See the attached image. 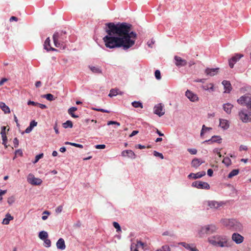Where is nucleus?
<instances>
[{"label": "nucleus", "mask_w": 251, "mask_h": 251, "mask_svg": "<svg viewBox=\"0 0 251 251\" xmlns=\"http://www.w3.org/2000/svg\"><path fill=\"white\" fill-rule=\"evenodd\" d=\"M105 25L107 35L102 40L107 48H122L127 50L135 44L137 34L131 31V25L126 23H108Z\"/></svg>", "instance_id": "f257e3e1"}, {"label": "nucleus", "mask_w": 251, "mask_h": 251, "mask_svg": "<svg viewBox=\"0 0 251 251\" xmlns=\"http://www.w3.org/2000/svg\"><path fill=\"white\" fill-rule=\"evenodd\" d=\"M208 242L215 246L229 247L231 246L229 239L226 236L216 235L208 238Z\"/></svg>", "instance_id": "f03ea898"}, {"label": "nucleus", "mask_w": 251, "mask_h": 251, "mask_svg": "<svg viewBox=\"0 0 251 251\" xmlns=\"http://www.w3.org/2000/svg\"><path fill=\"white\" fill-rule=\"evenodd\" d=\"M52 38L56 47L62 50L66 48L67 35L65 31L61 30L55 32L53 35Z\"/></svg>", "instance_id": "7ed1b4c3"}, {"label": "nucleus", "mask_w": 251, "mask_h": 251, "mask_svg": "<svg viewBox=\"0 0 251 251\" xmlns=\"http://www.w3.org/2000/svg\"><path fill=\"white\" fill-rule=\"evenodd\" d=\"M223 225L229 229L235 230H240L242 228L241 223L233 219H223L222 220Z\"/></svg>", "instance_id": "20e7f679"}, {"label": "nucleus", "mask_w": 251, "mask_h": 251, "mask_svg": "<svg viewBox=\"0 0 251 251\" xmlns=\"http://www.w3.org/2000/svg\"><path fill=\"white\" fill-rule=\"evenodd\" d=\"M217 228L214 225H208L201 227L199 231L200 237H202L216 232Z\"/></svg>", "instance_id": "39448f33"}, {"label": "nucleus", "mask_w": 251, "mask_h": 251, "mask_svg": "<svg viewBox=\"0 0 251 251\" xmlns=\"http://www.w3.org/2000/svg\"><path fill=\"white\" fill-rule=\"evenodd\" d=\"M239 104L245 105L249 109H251V94H247L241 96L237 100Z\"/></svg>", "instance_id": "423d86ee"}, {"label": "nucleus", "mask_w": 251, "mask_h": 251, "mask_svg": "<svg viewBox=\"0 0 251 251\" xmlns=\"http://www.w3.org/2000/svg\"><path fill=\"white\" fill-rule=\"evenodd\" d=\"M240 119L244 123L251 122V112L246 110H242L239 112Z\"/></svg>", "instance_id": "0eeeda50"}, {"label": "nucleus", "mask_w": 251, "mask_h": 251, "mask_svg": "<svg viewBox=\"0 0 251 251\" xmlns=\"http://www.w3.org/2000/svg\"><path fill=\"white\" fill-rule=\"evenodd\" d=\"M192 186L198 189H204L208 190L210 189L209 185L205 182L196 181L192 183Z\"/></svg>", "instance_id": "6e6552de"}, {"label": "nucleus", "mask_w": 251, "mask_h": 251, "mask_svg": "<svg viewBox=\"0 0 251 251\" xmlns=\"http://www.w3.org/2000/svg\"><path fill=\"white\" fill-rule=\"evenodd\" d=\"M175 64L178 67H181L186 66L187 64V61L181 57L176 55L174 57Z\"/></svg>", "instance_id": "1a4fd4ad"}, {"label": "nucleus", "mask_w": 251, "mask_h": 251, "mask_svg": "<svg viewBox=\"0 0 251 251\" xmlns=\"http://www.w3.org/2000/svg\"><path fill=\"white\" fill-rule=\"evenodd\" d=\"M28 182L34 185H40L42 182V180L40 178H36L32 175H29L27 178Z\"/></svg>", "instance_id": "9d476101"}, {"label": "nucleus", "mask_w": 251, "mask_h": 251, "mask_svg": "<svg viewBox=\"0 0 251 251\" xmlns=\"http://www.w3.org/2000/svg\"><path fill=\"white\" fill-rule=\"evenodd\" d=\"M154 113L159 117L165 114V109L163 108V105L162 103H159L154 106Z\"/></svg>", "instance_id": "9b49d317"}, {"label": "nucleus", "mask_w": 251, "mask_h": 251, "mask_svg": "<svg viewBox=\"0 0 251 251\" xmlns=\"http://www.w3.org/2000/svg\"><path fill=\"white\" fill-rule=\"evenodd\" d=\"M243 56L242 54L237 53L229 60V66L231 68H233L234 64Z\"/></svg>", "instance_id": "f8f14e48"}, {"label": "nucleus", "mask_w": 251, "mask_h": 251, "mask_svg": "<svg viewBox=\"0 0 251 251\" xmlns=\"http://www.w3.org/2000/svg\"><path fill=\"white\" fill-rule=\"evenodd\" d=\"M232 240L236 244L242 243L244 241V237L239 233H234L232 235Z\"/></svg>", "instance_id": "ddd939ff"}, {"label": "nucleus", "mask_w": 251, "mask_h": 251, "mask_svg": "<svg viewBox=\"0 0 251 251\" xmlns=\"http://www.w3.org/2000/svg\"><path fill=\"white\" fill-rule=\"evenodd\" d=\"M44 49L46 50L47 51H57V50L51 47L50 40V37H48L44 42Z\"/></svg>", "instance_id": "4468645a"}, {"label": "nucleus", "mask_w": 251, "mask_h": 251, "mask_svg": "<svg viewBox=\"0 0 251 251\" xmlns=\"http://www.w3.org/2000/svg\"><path fill=\"white\" fill-rule=\"evenodd\" d=\"M185 96L192 101L195 102L199 100L198 96L189 90L186 92Z\"/></svg>", "instance_id": "2eb2a0df"}, {"label": "nucleus", "mask_w": 251, "mask_h": 251, "mask_svg": "<svg viewBox=\"0 0 251 251\" xmlns=\"http://www.w3.org/2000/svg\"><path fill=\"white\" fill-rule=\"evenodd\" d=\"M205 175V172L204 171L201 172H198L196 174L194 173H190L188 176V177L189 178H193V179H197L201 178V177L204 176Z\"/></svg>", "instance_id": "dca6fc26"}, {"label": "nucleus", "mask_w": 251, "mask_h": 251, "mask_svg": "<svg viewBox=\"0 0 251 251\" xmlns=\"http://www.w3.org/2000/svg\"><path fill=\"white\" fill-rule=\"evenodd\" d=\"M122 155L124 157H128L132 159H134L136 155L131 150H126L122 152Z\"/></svg>", "instance_id": "f3484780"}, {"label": "nucleus", "mask_w": 251, "mask_h": 251, "mask_svg": "<svg viewBox=\"0 0 251 251\" xmlns=\"http://www.w3.org/2000/svg\"><path fill=\"white\" fill-rule=\"evenodd\" d=\"M222 142V138L219 136H213L211 137L210 139L204 141L203 143H205L206 142L211 144L212 143L217 142L218 143H221Z\"/></svg>", "instance_id": "a211bd4d"}, {"label": "nucleus", "mask_w": 251, "mask_h": 251, "mask_svg": "<svg viewBox=\"0 0 251 251\" xmlns=\"http://www.w3.org/2000/svg\"><path fill=\"white\" fill-rule=\"evenodd\" d=\"M222 84L224 86V92L229 93L232 89V87L230 82L229 81L225 80L222 82Z\"/></svg>", "instance_id": "6ab92c4d"}, {"label": "nucleus", "mask_w": 251, "mask_h": 251, "mask_svg": "<svg viewBox=\"0 0 251 251\" xmlns=\"http://www.w3.org/2000/svg\"><path fill=\"white\" fill-rule=\"evenodd\" d=\"M204 162V161L198 158H194L191 162L192 167L194 168H198L199 167L201 164Z\"/></svg>", "instance_id": "aec40b11"}, {"label": "nucleus", "mask_w": 251, "mask_h": 251, "mask_svg": "<svg viewBox=\"0 0 251 251\" xmlns=\"http://www.w3.org/2000/svg\"><path fill=\"white\" fill-rule=\"evenodd\" d=\"M179 245L183 246L185 249L190 251H198V250L195 247L191 246V245L187 244L185 242H180L179 243Z\"/></svg>", "instance_id": "412c9836"}, {"label": "nucleus", "mask_w": 251, "mask_h": 251, "mask_svg": "<svg viewBox=\"0 0 251 251\" xmlns=\"http://www.w3.org/2000/svg\"><path fill=\"white\" fill-rule=\"evenodd\" d=\"M56 247L58 249L63 250L65 249L66 246L65 241L63 238H60L56 243Z\"/></svg>", "instance_id": "4be33fe9"}, {"label": "nucleus", "mask_w": 251, "mask_h": 251, "mask_svg": "<svg viewBox=\"0 0 251 251\" xmlns=\"http://www.w3.org/2000/svg\"><path fill=\"white\" fill-rule=\"evenodd\" d=\"M219 68H215V69H209L207 68L205 70V73L207 75H209L210 76H214L216 74H217L218 72Z\"/></svg>", "instance_id": "5701e85b"}, {"label": "nucleus", "mask_w": 251, "mask_h": 251, "mask_svg": "<svg viewBox=\"0 0 251 251\" xmlns=\"http://www.w3.org/2000/svg\"><path fill=\"white\" fill-rule=\"evenodd\" d=\"M233 107V105L229 103H227L223 105V109L224 111L227 114H230L231 113V109Z\"/></svg>", "instance_id": "b1692460"}, {"label": "nucleus", "mask_w": 251, "mask_h": 251, "mask_svg": "<svg viewBox=\"0 0 251 251\" xmlns=\"http://www.w3.org/2000/svg\"><path fill=\"white\" fill-rule=\"evenodd\" d=\"M220 126L225 129H227L229 127L228 121L225 119H220Z\"/></svg>", "instance_id": "393cba45"}, {"label": "nucleus", "mask_w": 251, "mask_h": 251, "mask_svg": "<svg viewBox=\"0 0 251 251\" xmlns=\"http://www.w3.org/2000/svg\"><path fill=\"white\" fill-rule=\"evenodd\" d=\"M0 108L5 114L10 113V110L9 107L3 102H0Z\"/></svg>", "instance_id": "a878e982"}, {"label": "nucleus", "mask_w": 251, "mask_h": 251, "mask_svg": "<svg viewBox=\"0 0 251 251\" xmlns=\"http://www.w3.org/2000/svg\"><path fill=\"white\" fill-rule=\"evenodd\" d=\"M201 88L203 90H209L210 91L213 92L214 91V85L212 83L206 84L205 85H203L201 86Z\"/></svg>", "instance_id": "bb28decb"}, {"label": "nucleus", "mask_w": 251, "mask_h": 251, "mask_svg": "<svg viewBox=\"0 0 251 251\" xmlns=\"http://www.w3.org/2000/svg\"><path fill=\"white\" fill-rule=\"evenodd\" d=\"M13 219V217H12L9 213H7L5 216V218L3 219L2 223L3 225H8L9 224V222Z\"/></svg>", "instance_id": "cd10ccee"}, {"label": "nucleus", "mask_w": 251, "mask_h": 251, "mask_svg": "<svg viewBox=\"0 0 251 251\" xmlns=\"http://www.w3.org/2000/svg\"><path fill=\"white\" fill-rule=\"evenodd\" d=\"M208 203L211 208H218L220 206V204L216 201H209Z\"/></svg>", "instance_id": "c85d7f7f"}, {"label": "nucleus", "mask_w": 251, "mask_h": 251, "mask_svg": "<svg viewBox=\"0 0 251 251\" xmlns=\"http://www.w3.org/2000/svg\"><path fill=\"white\" fill-rule=\"evenodd\" d=\"M77 110V108L75 107H72L68 110V113L73 118H78V116L75 115L74 112Z\"/></svg>", "instance_id": "c756f323"}, {"label": "nucleus", "mask_w": 251, "mask_h": 251, "mask_svg": "<svg viewBox=\"0 0 251 251\" xmlns=\"http://www.w3.org/2000/svg\"><path fill=\"white\" fill-rule=\"evenodd\" d=\"M119 90L118 89H112L110 91V93L108 94V96L110 97H112L113 96H115L118 95Z\"/></svg>", "instance_id": "7c9ffc66"}, {"label": "nucleus", "mask_w": 251, "mask_h": 251, "mask_svg": "<svg viewBox=\"0 0 251 251\" xmlns=\"http://www.w3.org/2000/svg\"><path fill=\"white\" fill-rule=\"evenodd\" d=\"M239 169H234L228 175V178H231L232 177L237 175L239 174Z\"/></svg>", "instance_id": "2f4dec72"}, {"label": "nucleus", "mask_w": 251, "mask_h": 251, "mask_svg": "<svg viewBox=\"0 0 251 251\" xmlns=\"http://www.w3.org/2000/svg\"><path fill=\"white\" fill-rule=\"evenodd\" d=\"M48 236V233L44 231H41L39 234V237L42 240L46 239Z\"/></svg>", "instance_id": "473e14b6"}, {"label": "nucleus", "mask_w": 251, "mask_h": 251, "mask_svg": "<svg viewBox=\"0 0 251 251\" xmlns=\"http://www.w3.org/2000/svg\"><path fill=\"white\" fill-rule=\"evenodd\" d=\"M63 127L65 128L68 127L72 128L73 127V123L71 121H67L65 123L62 124Z\"/></svg>", "instance_id": "72a5a7b5"}, {"label": "nucleus", "mask_w": 251, "mask_h": 251, "mask_svg": "<svg viewBox=\"0 0 251 251\" xmlns=\"http://www.w3.org/2000/svg\"><path fill=\"white\" fill-rule=\"evenodd\" d=\"M131 104L135 108H143V104L140 101H133L132 102Z\"/></svg>", "instance_id": "f704fd0d"}, {"label": "nucleus", "mask_w": 251, "mask_h": 251, "mask_svg": "<svg viewBox=\"0 0 251 251\" xmlns=\"http://www.w3.org/2000/svg\"><path fill=\"white\" fill-rule=\"evenodd\" d=\"M211 129H212V128L208 127L205 126V125H203L202 129L201 130V136L202 137L203 136L205 132H206L207 131L210 130Z\"/></svg>", "instance_id": "c9c22d12"}, {"label": "nucleus", "mask_w": 251, "mask_h": 251, "mask_svg": "<svg viewBox=\"0 0 251 251\" xmlns=\"http://www.w3.org/2000/svg\"><path fill=\"white\" fill-rule=\"evenodd\" d=\"M223 163H224L226 166H229L231 163V161L229 158L228 157H225L223 160Z\"/></svg>", "instance_id": "e433bc0d"}, {"label": "nucleus", "mask_w": 251, "mask_h": 251, "mask_svg": "<svg viewBox=\"0 0 251 251\" xmlns=\"http://www.w3.org/2000/svg\"><path fill=\"white\" fill-rule=\"evenodd\" d=\"M90 70L95 73H101V71L100 69L99 68L95 67H90Z\"/></svg>", "instance_id": "4c0bfd02"}, {"label": "nucleus", "mask_w": 251, "mask_h": 251, "mask_svg": "<svg viewBox=\"0 0 251 251\" xmlns=\"http://www.w3.org/2000/svg\"><path fill=\"white\" fill-rule=\"evenodd\" d=\"M156 251H170V248L169 246H163L161 249H158Z\"/></svg>", "instance_id": "58836bf2"}, {"label": "nucleus", "mask_w": 251, "mask_h": 251, "mask_svg": "<svg viewBox=\"0 0 251 251\" xmlns=\"http://www.w3.org/2000/svg\"><path fill=\"white\" fill-rule=\"evenodd\" d=\"M44 98H45L48 100L51 101L53 100V96L51 94H48L44 96Z\"/></svg>", "instance_id": "ea45409f"}, {"label": "nucleus", "mask_w": 251, "mask_h": 251, "mask_svg": "<svg viewBox=\"0 0 251 251\" xmlns=\"http://www.w3.org/2000/svg\"><path fill=\"white\" fill-rule=\"evenodd\" d=\"M154 75L156 77V78L158 80H159L161 79V74L160 71L157 70L155 71Z\"/></svg>", "instance_id": "a19ab883"}, {"label": "nucleus", "mask_w": 251, "mask_h": 251, "mask_svg": "<svg viewBox=\"0 0 251 251\" xmlns=\"http://www.w3.org/2000/svg\"><path fill=\"white\" fill-rule=\"evenodd\" d=\"M2 139V144H3L5 148H7V146L6 145V142H7V137L6 134L5 135H1Z\"/></svg>", "instance_id": "79ce46f5"}, {"label": "nucleus", "mask_w": 251, "mask_h": 251, "mask_svg": "<svg viewBox=\"0 0 251 251\" xmlns=\"http://www.w3.org/2000/svg\"><path fill=\"white\" fill-rule=\"evenodd\" d=\"M153 155L155 156L159 157L161 159H163L164 158V156H163V154L162 153H159V152L156 151H153Z\"/></svg>", "instance_id": "37998d69"}, {"label": "nucleus", "mask_w": 251, "mask_h": 251, "mask_svg": "<svg viewBox=\"0 0 251 251\" xmlns=\"http://www.w3.org/2000/svg\"><path fill=\"white\" fill-rule=\"evenodd\" d=\"M113 225L114 226V227L117 229V231H120L121 230V227L119 225V224L116 222H114L113 223Z\"/></svg>", "instance_id": "c03bdc74"}, {"label": "nucleus", "mask_w": 251, "mask_h": 251, "mask_svg": "<svg viewBox=\"0 0 251 251\" xmlns=\"http://www.w3.org/2000/svg\"><path fill=\"white\" fill-rule=\"evenodd\" d=\"M44 243L45 244V246L46 247H50L51 246V242H50V240L46 238V239H44Z\"/></svg>", "instance_id": "a18cd8bd"}, {"label": "nucleus", "mask_w": 251, "mask_h": 251, "mask_svg": "<svg viewBox=\"0 0 251 251\" xmlns=\"http://www.w3.org/2000/svg\"><path fill=\"white\" fill-rule=\"evenodd\" d=\"M43 157V153H41L38 155H37L35 157V161H34V163H35L38 161V160L42 158Z\"/></svg>", "instance_id": "49530a36"}, {"label": "nucleus", "mask_w": 251, "mask_h": 251, "mask_svg": "<svg viewBox=\"0 0 251 251\" xmlns=\"http://www.w3.org/2000/svg\"><path fill=\"white\" fill-rule=\"evenodd\" d=\"M220 151H221L220 149L216 148L213 150V152L217 153L219 157H221L222 155L221 154Z\"/></svg>", "instance_id": "de8ad7c7"}, {"label": "nucleus", "mask_w": 251, "mask_h": 251, "mask_svg": "<svg viewBox=\"0 0 251 251\" xmlns=\"http://www.w3.org/2000/svg\"><path fill=\"white\" fill-rule=\"evenodd\" d=\"M13 144L15 148L18 147L19 145V140L17 138H15L13 140Z\"/></svg>", "instance_id": "09e8293b"}, {"label": "nucleus", "mask_w": 251, "mask_h": 251, "mask_svg": "<svg viewBox=\"0 0 251 251\" xmlns=\"http://www.w3.org/2000/svg\"><path fill=\"white\" fill-rule=\"evenodd\" d=\"M63 209V206L62 205L58 206L55 209V211L57 213H61Z\"/></svg>", "instance_id": "8fccbe9b"}, {"label": "nucleus", "mask_w": 251, "mask_h": 251, "mask_svg": "<svg viewBox=\"0 0 251 251\" xmlns=\"http://www.w3.org/2000/svg\"><path fill=\"white\" fill-rule=\"evenodd\" d=\"M188 151L191 154H196L197 152V151L196 149H189L188 150Z\"/></svg>", "instance_id": "3c124183"}, {"label": "nucleus", "mask_w": 251, "mask_h": 251, "mask_svg": "<svg viewBox=\"0 0 251 251\" xmlns=\"http://www.w3.org/2000/svg\"><path fill=\"white\" fill-rule=\"evenodd\" d=\"M94 110H95L96 111H100V112H105V113H109L110 112V111L108 110H105L103 109H101V108H95Z\"/></svg>", "instance_id": "603ef678"}, {"label": "nucleus", "mask_w": 251, "mask_h": 251, "mask_svg": "<svg viewBox=\"0 0 251 251\" xmlns=\"http://www.w3.org/2000/svg\"><path fill=\"white\" fill-rule=\"evenodd\" d=\"M96 149H104L105 148V145H97L95 146Z\"/></svg>", "instance_id": "864d4df0"}, {"label": "nucleus", "mask_w": 251, "mask_h": 251, "mask_svg": "<svg viewBox=\"0 0 251 251\" xmlns=\"http://www.w3.org/2000/svg\"><path fill=\"white\" fill-rule=\"evenodd\" d=\"M72 146L75 147H77V148H79L80 149H82L83 148V146L82 145L78 144H76V143H73V144H72Z\"/></svg>", "instance_id": "5fc2aeb1"}, {"label": "nucleus", "mask_w": 251, "mask_h": 251, "mask_svg": "<svg viewBox=\"0 0 251 251\" xmlns=\"http://www.w3.org/2000/svg\"><path fill=\"white\" fill-rule=\"evenodd\" d=\"M153 131H156V132L160 136H164V134L162 133L156 127H153Z\"/></svg>", "instance_id": "6e6d98bb"}, {"label": "nucleus", "mask_w": 251, "mask_h": 251, "mask_svg": "<svg viewBox=\"0 0 251 251\" xmlns=\"http://www.w3.org/2000/svg\"><path fill=\"white\" fill-rule=\"evenodd\" d=\"M37 123L35 121H32L30 123L29 126L31 127L32 128L37 126Z\"/></svg>", "instance_id": "4d7b16f0"}, {"label": "nucleus", "mask_w": 251, "mask_h": 251, "mask_svg": "<svg viewBox=\"0 0 251 251\" xmlns=\"http://www.w3.org/2000/svg\"><path fill=\"white\" fill-rule=\"evenodd\" d=\"M27 104L28 105H32L34 106H37L38 102H35L34 101L29 100L28 101Z\"/></svg>", "instance_id": "13d9d810"}, {"label": "nucleus", "mask_w": 251, "mask_h": 251, "mask_svg": "<svg viewBox=\"0 0 251 251\" xmlns=\"http://www.w3.org/2000/svg\"><path fill=\"white\" fill-rule=\"evenodd\" d=\"M144 244L141 242V241H138L137 242V244L135 245L136 246H137L138 247H141L142 248H143Z\"/></svg>", "instance_id": "bf43d9fd"}, {"label": "nucleus", "mask_w": 251, "mask_h": 251, "mask_svg": "<svg viewBox=\"0 0 251 251\" xmlns=\"http://www.w3.org/2000/svg\"><path fill=\"white\" fill-rule=\"evenodd\" d=\"M139 132V131L138 130H133L132 133L129 135V137H133L134 136H135V135H136L137 134H138Z\"/></svg>", "instance_id": "052dcab7"}, {"label": "nucleus", "mask_w": 251, "mask_h": 251, "mask_svg": "<svg viewBox=\"0 0 251 251\" xmlns=\"http://www.w3.org/2000/svg\"><path fill=\"white\" fill-rule=\"evenodd\" d=\"M37 106H38L40 108L42 109L46 108L47 107L46 105L38 103Z\"/></svg>", "instance_id": "680f3d73"}, {"label": "nucleus", "mask_w": 251, "mask_h": 251, "mask_svg": "<svg viewBox=\"0 0 251 251\" xmlns=\"http://www.w3.org/2000/svg\"><path fill=\"white\" fill-rule=\"evenodd\" d=\"M5 129H6V127L5 126H2L1 127V135H5L6 134V132H5Z\"/></svg>", "instance_id": "e2e57ef3"}, {"label": "nucleus", "mask_w": 251, "mask_h": 251, "mask_svg": "<svg viewBox=\"0 0 251 251\" xmlns=\"http://www.w3.org/2000/svg\"><path fill=\"white\" fill-rule=\"evenodd\" d=\"M32 128L31 127H30V126H28L26 129L25 130V132L26 133H29L31 131V130H32Z\"/></svg>", "instance_id": "0e129e2a"}, {"label": "nucleus", "mask_w": 251, "mask_h": 251, "mask_svg": "<svg viewBox=\"0 0 251 251\" xmlns=\"http://www.w3.org/2000/svg\"><path fill=\"white\" fill-rule=\"evenodd\" d=\"M213 174V171L211 169H209L207 170V175L209 176H212Z\"/></svg>", "instance_id": "69168bd1"}, {"label": "nucleus", "mask_w": 251, "mask_h": 251, "mask_svg": "<svg viewBox=\"0 0 251 251\" xmlns=\"http://www.w3.org/2000/svg\"><path fill=\"white\" fill-rule=\"evenodd\" d=\"M18 20V18H17L16 17H15V16H12L10 19H9V21L10 22H12L13 21H16V22H17Z\"/></svg>", "instance_id": "338daca9"}, {"label": "nucleus", "mask_w": 251, "mask_h": 251, "mask_svg": "<svg viewBox=\"0 0 251 251\" xmlns=\"http://www.w3.org/2000/svg\"><path fill=\"white\" fill-rule=\"evenodd\" d=\"M131 251H138V250L136 249V246L132 245L131 246Z\"/></svg>", "instance_id": "774afa93"}]
</instances>
